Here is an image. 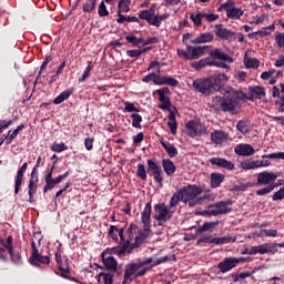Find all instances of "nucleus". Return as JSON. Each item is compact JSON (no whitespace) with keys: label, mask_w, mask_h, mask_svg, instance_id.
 <instances>
[{"label":"nucleus","mask_w":284,"mask_h":284,"mask_svg":"<svg viewBox=\"0 0 284 284\" xmlns=\"http://www.w3.org/2000/svg\"><path fill=\"white\" fill-rule=\"evenodd\" d=\"M225 83H227V75L219 73L209 78L195 79L193 81V88L195 92L210 97V94H214V92H220Z\"/></svg>","instance_id":"nucleus-1"},{"label":"nucleus","mask_w":284,"mask_h":284,"mask_svg":"<svg viewBox=\"0 0 284 284\" xmlns=\"http://www.w3.org/2000/svg\"><path fill=\"white\" fill-rule=\"evenodd\" d=\"M210 57L201 59L191 63V68L195 70H203V68L213 67V68H223L227 70L230 65L227 63H234V58L230 57L227 53L223 52L221 49H214L210 51Z\"/></svg>","instance_id":"nucleus-2"},{"label":"nucleus","mask_w":284,"mask_h":284,"mask_svg":"<svg viewBox=\"0 0 284 284\" xmlns=\"http://www.w3.org/2000/svg\"><path fill=\"white\" fill-rule=\"evenodd\" d=\"M155 93L159 97V101L161 104H159L158 108H160V110H169V121L166 123L171 134H176V130H179V122H176V114H179V110L176 109V106H173V110H170V108H172V101L170 100V94H172V92L170 91V88L165 87L162 89H159L155 91Z\"/></svg>","instance_id":"nucleus-3"},{"label":"nucleus","mask_w":284,"mask_h":284,"mask_svg":"<svg viewBox=\"0 0 284 284\" xmlns=\"http://www.w3.org/2000/svg\"><path fill=\"white\" fill-rule=\"evenodd\" d=\"M169 261H176V255L172 254L162 256L153 262V264L150 266L144 267H142L139 262H131L124 267L125 278H141V276H145L148 272H152V268L156 267V265L168 263Z\"/></svg>","instance_id":"nucleus-4"},{"label":"nucleus","mask_w":284,"mask_h":284,"mask_svg":"<svg viewBox=\"0 0 284 284\" xmlns=\"http://www.w3.org/2000/svg\"><path fill=\"white\" fill-rule=\"evenodd\" d=\"M170 14H156V4H152L149 10H142L138 12V17L128 16V23H141V21H146L149 26H153L154 28H161V23L168 19Z\"/></svg>","instance_id":"nucleus-5"},{"label":"nucleus","mask_w":284,"mask_h":284,"mask_svg":"<svg viewBox=\"0 0 284 284\" xmlns=\"http://www.w3.org/2000/svg\"><path fill=\"white\" fill-rule=\"evenodd\" d=\"M180 193L184 199V203H189V207H194L195 205L203 203V197H199L203 194V187L196 184H189L187 186H184L180 190Z\"/></svg>","instance_id":"nucleus-6"},{"label":"nucleus","mask_w":284,"mask_h":284,"mask_svg":"<svg viewBox=\"0 0 284 284\" xmlns=\"http://www.w3.org/2000/svg\"><path fill=\"white\" fill-rule=\"evenodd\" d=\"M174 211H172L165 203H158L153 207V219L158 221V225L161 227L172 220Z\"/></svg>","instance_id":"nucleus-7"},{"label":"nucleus","mask_w":284,"mask_h":284,"mask_svg":"<svg viewBox=\"0 0 284 284\" xmlns=\"http://www.w3.org/2000/svg\"><path fill=\"white\" fill-rule=\"evenodd\" d=\"M39 168H41V156H38L36 165L31 171L28 185L29 203H34V194H37L39 187Z\"/></svg>","instance_id":"nucleus-8"},{"label":"nucleus","mask_w":284,"mask_h":284,"mask_svg":"<svg viewBox=\"0 0 284 284\" xmlns=\"http://www.w3.org/2000/svg\"><path fill=\"white\" fill-rule=\"evenodd\" d=\"M62 247H63V244H59L54 253L60 276L62 278H68L69 281H74V278H72V272H70V263L68 262V257H65V261H64L65 267H63V260H62L63 248Z\"/></svg>","instance_id":"nucleus-9"},{"label":"nucleus","mask_w":284,"mask_h":284,"mask_svg":"<svg viewBox=\"0 0 284 284\" xmlns=\"http://www.w3.org/2000/svg\"><path fill=\"white\" fill-rule=\"evenodd\" d=\"M31 257L29 258V263L33 265V267H41V265H50V256L41 255L39 253V248H37V243L34 241L31 243Z\"/></svg>","instance_id":"nucleus-10"},{"label":"nucleus","mask_w":284,"mask_h":284,"mask_svg":"<svg viewBox=\"0 0 284 284\" xmlns=\"http://www.w3.org/2000/svg\"><path fill=\"white\" fill-rule=\"evenodd\" d=\"M148 163V173L150 176H153L154 182L159 187H163V169L156 163L155 160L149 159Z\"/></svg>","instance_id":"nucleus-11"},{"label":"nucleus","mask_w":284,"mask_h":284,"mask_svg":"<svg viewBox=\"0 0 284 284\" xmlns=\"http://www.w3.org/2000/svg\"><path fill=\"white\" fill-rule=\"evenodd\" d=\"M102 263L108 272H114L115 278L123 276V270L119 268V262L112 255H103L101 253Z\"/></svg>","instance_id":"nucleus-12"},{"label":"nucleus","mask_w":284,"mask_h":284,"mask_svg":"<svg viewBox=\"0 0 284 284\" xmlns=\"http://www.w3.org/2000/svg\"><path fill=\"white\" fill-rule=\"evenodd\" d=\"M150 234H152V230H149V229L138 230V234L134 239V242L130 245L128 254H132L134 250H136L138 247H141L142 244L145 243Z\"/></svg>","instance_id":"nucleus-13"},{"label":"nucleus","mask_w":284,"mask_h":284,"mask_svg":"<svg viewBox=\"0 0 284 284\" xmlns=\"http://www.w3.org/2000/svg\"><path fill=\"white\" fill-rule=\"evenodd\" d=\"M141 223L144 230H152V203L148 202L141 213Z\"/></svg>","instance_id":"nucleus-14"},{"label":"nucleus","mask_w":284,"mask_h":284,"mask_svg":"<svg viewBox=\"0 0 284 284\" xmlns=\"http://www.w3.org/2000/svg\"><path fill=\"white\" fill-rule=\"evenodd\" d=\"M276 179H278V175H276V173L264 171L257 174V182L255 183V185L257 187H260V185H270V183H274Z\"/></svg>","instance_id":"nucleus-15"},{"label":"nucleus","mask_w":284,"mask_h":284,"mask_svg":"<svg viewBox=\"0 0 284 284\" xmlns=\"http://www.w3.org/2000/svg\"><path fill=\"white\" fill-rule=\"evenodd\" d=\"M114 232H118L119 235H116V233ZM124 232H125V227L119 229L116 227V225H111L108 232V236H110L112 241H115V243H119V236H120V245H125V242L128 240H125Z\"/></svg>","instance_id":"nucleus-16"},{"label":"nucleus","mask_w":284,"mask_h":284,"mask_svg":"<svg viewBox=\"0 0 284 284\" xmlns=\"http://www.w3.org/2000/svg\"><path fill=\"white\" fill-rule=\"evenodd\" d=\"M215 30L216 37L223 39L224 41H234V39H236V33H234L231 30H227V28H224L223 24H216Z\"/></svg>","instance_id":"nucleus-17"},{"label":"nucleus","mask_w":284,"mask_h":284,"mask_svg":"<svg viewBox=\"0 0 284 284\" xmlns=\"http://www.w3.org/2000/svg\"><path fill=\"white\" fill-rule=\"evenodd\" d=\"M130 250V246H126L125 244H120L114 247H108L102 252V256H112V254H115V256H123V254H128Z\"/></svg>","instance_id":"nucleus-18"},{"label":"nucleus","mask_w":284,"mask_h":284,"mask_svg":"<svg viewBox=\"0 0 284 284\" xmlns=\"http://www.w3.org/2000/svg\"><path fill=\"white\" fill-rule=\"evenodd\" d=\"M209 49H210V45H202V47L201 45H197V47L187 45V50L191 55V61L201 59V57H203V54L207 53Z\"/></svg>","instance_id":"nucleus-19"},{"label":"nucleus","mask_w":284,"mask_h":284,"mask_svg":"<svg viewBox=\"0 0 284 284\" xmlns=\"http://www.w3.org/2000/svg\"><path fill=\"white\" fill-rule=\"evenodd\" d=\"M26 170H28L27 162H24L17 172L14 180V194H19V192H21V185H23V175L26 174Z\"/></svg>","instance_id":"nucleus-20"},{"label":"nucleus","mask_w":284,"mask_h":284,"mask_svg":"<svg viewBox=\"0 0 284 284\" xmlns=\"http://www.w3.org/2000/svg\"><path fill=\"white\" fill-rule=\"evenodd\" d=\"M229 205H232V201L216 202L217 211H211V216H219L221 214H230V212H232V207H230Z\"/></svg>","instance_id":"nucleus-21"},{"label":"nucleus","mask_w":284,"mask_h":284,"mask_svg":"<svg viewBox=\"0 0 284 284\" xmlns=\"http://www.w3.org/2000/svg\"><path fill=\"white\" fill-rule=\"evenodd\" d=\"M209 161L211 165H216V168H223L224 170H229V172H232V170H234V163L227 161L226 159L211 158Z\"/></svg>","instance_id":"nucleus-22"},{"label":"nucleus","mask_w":284,"mask_h":284,"mask_svg":"<svg viewBox=\"0 0 284 284\" xmlns=\"http://www.w3.org/2000/svg\"><path fill=\"white\" fill-rule=\"evenodd\" d=\"M222 112H234L236 110V100L231 97H225L220 102Z\"/></svg>","instance_id":"nucleus-23"},{"label":"nucleus","mask_w":284,"mask_h":284,"mask_svg":"<svg viewBox=\"0 0 284 284\" xmlns=\"http://www.w3.org/2000/svg\"><path fill=\"white\" fill-rule=\"evenodd\" d=\"M234 267H236L234 257H226L224 261L217 264V268L220 272H222V274H227V272H231V270H234Z\"/></svg>","instance_id":"nucleus-24"},{"label":"nucleus","mask_w":284,"mask_h":284,"mask_svg":"<svg viewBox=\"0 0 284 284\" xmlns=\"http://www.w3.org/2000/svg\"><path fill=\"white\" fill-rule=\"evenodd\" d=\"M155 85H170V88L179 87V80L170 77V75H161L155 81Z\"/></svg>","instance_id":"nucleus-25"},{"label":"nucleus","mask_w":284,"mask_h":284,"mask_svg":"<svg viewBox=\"0 0 284 284\" xmlns=\"http://www.w3.org/2000/svg\"><path fill=\"white\" fill-rule=\"evenodd\" d=\"M234 152L239 156H253L255 153L254 149L250 144H237L234 148Z\"/></svg>","instance_id":"nucleus-26"},{"label":"nucleus","mask_w":284,"mask_h":284,"mask_svg":"<svg viewBox=\"0 0 284 284\" xmlns=\"http://www.w3.org/2000/svg\"><path fill=\"white\" fill-rule=\"evenodd\" d=\"M272 97L273 99H280L275 101V105H278V112H284V95H281V89L278 87L274 85L272 88Z\"/></svg>","instance_id":"nucleus-27"},{"label":"nucleus","mask_w":284,"mask_h":284,"mask_svg":"<svg viewBox=\"0 0 284 284\" xmlns=\"http://www.w3.org/2000/svg\"><path fill=\"white\" fill-rule=\"evenodd\" d=\"M139 232V225L131 223L129 227L126 229V242H124V245L130 248L132 245V241H134V235Z\"/></svg>","instance_id":"nucleus-28"},{"label":"nucleus","mask_w":284,"mask_h":284,"mask_svg":"<svg viewBox=\"0 0 284 284\" xmlns=\"http://www.w3.org/2000/svg\"><path fill=\"white\" fill-rule=\"evenodd\" d=\"M162 168L166 176H172L176 172V165L170 159H162Z\"/></svg>","instance_id":"nucleus-29"},{"label":"nucleus","mask_w":284,"mask_h":284,"mask_svg":"<svg viewBox=\"0 0 284 284\" xmlns=\"http://www.w3.org/2000/svg\"><path fill=\"white\" fill-rule=\"evenodd\" d=\"M227 140V133H225L224 131H214L213 133H211V141L215 144V145H221V143H223V141Z\"/></svg>","instance_id":"nucleus-30"},{"label":"nucleus","mask_w":284,"mask_h":284,"mask_svg":"<svg viewBox=\"0 0 284 284\" xmlns=\"http://www.w3.org/2000/svg\"><path fill=\"white\" fill-rule=\"evenodd\" d=\"M162 148L165 150L170 159H174V156L179 155V149L174 146V144H170V142L160 141Z\"/></svg>","instance_id":"nucleus-31"},{"label":"nucleus","mask_w":284,"mask_h":284,"mask_svg":"<svg viewBox=\"0 0 284 284\" xmlns=\"http://www.w3.org/2000/svg\"><path fill=\"white\" fill-rule=\"evenodd\" d=\"M72 92H74L73 89H68L62 91L57 98H54L53 100L54 105H61L63 101H68L70 97H72Z\"/></svg>","instance_id":"nucleus-32"},{"label":"nucleus","mask_w":284,"mask_h":284,"mask_svg":"<svg viewBox=\"0 0 284 284\" xmlns=\"http://www.w3.org/2000/svg\"><path fill=\"white\" fill-rule=\"evenodd\" d=\"M236 237L223 236V237H212L210 243L211 245H225L227 243H235Z\"/></svg>","instance_id":"nucleus-33"},{"label":"nucleus","mask_w":284,"mask_h":284,"mask_svg":"<svg viewBox=\"0 0 284 284\" xmlns=\"http://www.w3.org/2000/svg\"><path fill=\"white\" fill-rule=\"evenodd\" d=\"M100 276H103V283L104 284H113L114 281H121V276L116 277L115 272H100Z\"/></svg>","instance_id":"nucleus-34"},{"label":"nucleus","mask_w":284,"mask_h":284,"mask_svg":"<svg viewBox=\"0 0 284 284\" xmlns=\"http://www.w3.org/2000/svg\"><path fill=\"white\" fill-rule=\"evenodd\" d=\"M225 181V175L221 173H212L211 174V187L216 190V187H221V183Z\"/></svg>","instance_id":"nucleus-35"},{"label":"nucleus","mask_w":284,"mask_h":284,"mask_svg":"<svg viewBox=\"0 0 284 284\" xmlns=\"http://www.w3.org/2000/svg\"><path fill=\"white\" fill-rule=\"evenodd\" d=\"M181 201H184L183 193H181V191H178L172 195L168 207L171 209V211L175 212L174 209L179 205V203H181Z\"/></svg>","instance_id":"nucleus-36"},{"label":"nucleus","mask_w":284,"mask_h":284,"mask_svg":"<svg viewBox=\"0 0 284 284\" xmlns=\"http://www.w3.org/2000/svg\"><path fill=\"white\" fill-rule=\"evenodd\" d=\"M248 92L251 94H254L255 99H265L266 93H265V88L261 85H255V87H248Z\"/></svg>","instance_id":"nucleus-37"},{"label":"nucleus","mask_w":284,"mask_h":284,"mask_svg":"<svg viewBox=\"0 0 284 284\" xmlns=\"http://www.w3.org/2000/svg\"><path fill=\"white\" fill-rule=\"evenodd\" d=\"M212 41H214V34L206 32L192 40V43H212Z\"/></svg>","instance_id":"nucleus-38"},{"label":"nucleus","mask_w":284,"mask_h":284,"mask_svg":"<svg viewBox=\"0 0 284 284\" xmlns=\"http://www.w3.org/2000/svg\"><path fill=\"white\" fill-rule=\"evenodd\" d=\"M243 14H245V11L234 6L231 10H229V12L226 13V17L229 19H241Z\"/></svg>","instance_id":"nucleus-39"},{"label":"nucleus","mask_w":284,"mask_h":284,"mask_svg":"<svg viewBox=\"0 0 284 284\" xmlns=\"http://www.w3.org/2000/svg\"><path fill=\"white\" fill-rule=\"evenodd\" d=\"M216 225H219V222H205L202 226L196 229V234H203V232H212Z\"/></svg>","instance_id":"nucleus-40"},{"label":"nucleus","mask_w":284,"mask_h":284,"mask_svg":"<svg viewBox=\"0 0 284 284\" xmlns=\"http://www.w3.org/2000/svg\"><path fill=\"white\" fill-rule=\"evenodd\" d=\"M236 130L241 132V134H250V121L240 120L236 124Z\"/></svg>","instance_id":"nucleus-41"},{"label":"nucleus","mask_w":284,"mask_h":284,"mask_svg":"<svg viewBox=\"0 0 284 284\" xmlns=\"http://www.w3.org/2000/svg\"><path fill=\"white\" fill-rule=\"evenodd\" d=\"M185 128H186V130H187V135H189L191 139H195V136H196V121H194V120L189 121V122L185 124Z\"/></svg>","instance_id":"nucleus-42"},{"label":"nucleus","mask_w":284,"mask_h":284,"mask_svg":"<svg viewBox=\"0 0 284 284\" xmlns=\"http://www.w3.org/2000/svg\"><path fill=\"white\" fill-rule=\"evenodd\" d=\"M82 10L88 14H90V12H94L97 10V0H87L82 7Z\"/></svg>","instance_id":"nucleus-43"},{"label":"nucleus","mask_w":284,"mask_h":284,"mask_svg":"<svg viewBox=\"0 0 284 284\" xmlns=\"http://www.w3.org/2000/svg\"><path fill=\"white\" fill-rule=\"evenodd\" d=\"M125 40L128 41V43H131L133 48H139V45L143 43V38H136V36L134 34L126 36Z\"/></svg>","instance_id":"nucleus-44"},{"label":"nucleus","mask_w":284,"mask_h":284,"mask_svg":"<svg viewBox=\"0 0 284 284\" xmlns=\"http://www.w3.org/2000/svg\"><path fill=\"white\" fill-rule=\"evenodd\" d=\"M132 119V128H135L136 130H141V123H143V116L139 113H132L131 114Z\"/></svg>","instance_id":"nucleus-45"},{"label":"nucleus","mask_w":284,"mask_h":284,"mask_svg":"<svg viewBox=\"0 0 284 284\" xmlns=\"http://www.w3.org/2000/svg\"><path fill=\"white\" fill-rule=\"evenodd\" d=\"M266 245V254H276L280 247H284V243H265Z\"/></svg>","instance_id":"nucleus-46"},{"label":"nucleus","mask_w":284,"mask_h":284,"mask_svg":"<svg viewBox=\"0 0 284 284\" xmlns=\"http://www.w3.org/2000/svg\"><path fill=\"white\" fill-rule=\"evenodd\" d=\"M130 3H132V0H120L118 4V12H130Z\"/></svg>","instance_id":"nucleus-47"},{"label":"nucleus","mask_w":284,"mask_h":284,"mask_svg":"<svg viewBox=\"0 0 284 284\" xmlns=\"http://www.w3.org/2000/svg\"><path fill=\"white\" fill-rule=\"evenodd\" d=\"M250 187H253V184L247 182V183H241L239 185H234L231 189V192L236 193V192H246V190H250Z\"/></svg>","instance_id":"nucleus-48"},{"label":"nucleus","mask_w":284,"mask_h":284,"mask_svg":"<svg viewBox=\"0 0 284 284\" xmlns=\"http://www.w3.org/2000/svg\"><path fill=\"white\" fill-rule=\"evenodd\" d=\"M92 70H94V64H92V61L88 62L87 68L84 69L82 77L79 78V83H83L85 81V79H88V77H90V72H92Z\"/></svg>","instance_id":"nucleus-49"},{"label":"nucleus","mask_w":284,"mask_h":284,"mask_svg":"<svg viewBox=\"0 0 284 284\" xmlns=\"http://www.w3.org/2000/svg\"><path fill=\"white\" fill-rule=\"evenodd\" d=\"M234 6H236V2H234V0H226V2L222 3L219 9L217 12H223V10L226 12H229V10H231Z\"/></svg>","instance_id":"nucleus-50"},{"label":"nucleus","mask_w":284,"mask_h":284,"mask_svg":"<svg viewBox=\"0 0 284 284\" xmlns=\"http://www.w3.org/2000/svg\"><path fill=\"white\" fill-rule=\"evenodd\" d=\"M45 185L43 186V194L45 192H50V190H54L57 187V182L54 181V178L44 180Z\"/></svg>","instance_id":"nucleus-51"},{"label":"nucleus","mask_w":284,"mask_h":284,"mask_svg":"<svg viewBox=\"0 0 284 284\" xmlns=\"http://www.w3.org/2000/svg\"><path fill=\"white\" fill-rule=\"evenodd\" d=\"M276 187V184H270L266 187L263 189H258L257 191H255V194L257 196H265V194H270V192H273V190Z\"/></svg>","instance_id":"nucleus-52"},{"label":"nucleus","mask_w":284,"mask_h":284,"mask_svg":"<svg viewBox=\"0 0 284 284\" xmlns=\"http://www.w3.org/2000/svg\"><path fill=\"white\" fill-rule=\"evenodd\" d=\"M13 241L14 239L12 237V235H9L7 237V241L2 244V247H4L9 252V254H12V251L14 250V246L12 245Z\"/></svg>","instance_id":"nucleus-53"},{"label":"nucleus","mask_w":284,"mask_h":284,"mask_svg":"<svg viewBox=\"0 0 284 284\" xmlns=\"http://www.w3.org/2000/svg\"><path fill=\"white\" fill-rule=\"evenodd\" d=\"M65 150H68V145H65V143L61 142V143H57L54 142L51 146V151L52 152H65Z\"/></svg>","instance_id":"nucleus-54"},{"label":"nucleus","mask_w":284,"mask_h":284,"mask_svg":"<svg viewBox=\"0 0 284 284\" xmlns=\"http://www.w3.org/2000/svg\"><path fill=\"white\" fill-rule=\"evenodd\" d=\"M136 176H139V179H141L142 181H145L148 179V172H145V165L138 164Z\"/></svg>","instance_id":"nucleus-55"},{"label":"nucleus","mask_w":284,"mask_h":284,"mask_svg":"<svg viewBox=\"0 0 284 284\" xmlns=\"http://www.w3.org/2000/svg\"><path fill=\"white\" fill-rule=\"evenodd\" d=\"M245 65L246 68H253V70H256L258 69V65H261V61H258L256 58H250L246 60Z\"/></svg>","instance_id":"nucleus-56"},{"label":"nucleus","mask_w":284,"mask_h":284,"mask_svg":"<svg viewBox=\"0 0 284 284\" xmlns=\"http://www.w3.org/2000/svg\"><path fill=\"white\" fill-rule=\"evenodd\" d=\"M50 61H52V55H47L40 67V71L38 73L37 80L39 81V77H41V73L43 72V70H45L48 68V63H50Z\"/></svg>","instance_id":"nucleus-57"},{"label":"nucleus","mask_w":284,"mask_h":284,"mask_svg":"<svg viewBox=\"0 0 284 284\" xmlns=\"http://www.w3.org/2000/svg\"><path fill=\"white\" fill-rule=\"evenodd\" d=\"M98 14L99 17H109L110 11H108V8L105 7V2L102 1L98 8Z\"/></svg>","instance_id":"nucleus-58"},{"label":"nucleus","mask_w":284,"mask_h":284,"mask_svg":"<svg viewBox=\"0 0 284 284\" xmlns=\"http://www.w3.org/2000/svg\"><path fill=\"white\" fill-rule=\"evenodd\" d=\"M156 79H159V74L152 72L145 75L142 81L143 83H150V81H153V83L156 85Z\"/></svg>","instance_id":"nucleus-59"},{"label":"nucleus","mask_w":284,"mask_h":284,"mask_svg":"<svg viewBox=\"0 0 284 284\" xmlns=\"http://www.w3.org/2000/svg\"><path fill=\"white\" fill-rule=\"evenodd\" d=\"M284 199V185L272 195V201H283Z\"/></svg>","instance_id":"nucleus-60"},{"label":"nucleus","mask_w":284,"mask_h":284,"mask_svg":"<svg viewBox=\"0 0 284 284\" xmlns=\"http://www.w3.org/2000/svg\"><path fill=\"white\" fill-rule=\"evenodd\" d=\"M124 112H139V108L134 106L132 102H124Z\"/></svg>","instance_id":"nucleus-61"},{"label":"nucleus","mask_w":284,"mask_h":284,"mask_svg":"<svg viewBox=\"0 0 284 284\" xmlns=\"http://www.w3.org/2000/svg\"><path fill=\"white\" fill-rule=\"evenodd\" d=\"M11 256V261L12 263H14L16 265H19L21 263V253H14V250L11 251V253H9Z\"/></svg>","instance_id":"nucleus-62"},{"label":"nucleus","mask_w":284,"mask_h":284,"mask_svg":"<svg viewBox=\"0 0 284 284\" xmlns=\"http://www.w3.org/2000/svg\"><path fill=\"white\" fill-rule=\"evenodd\" d=\"M262 159H282L284 161V152L270 153L262 155Z\"/></svg>","instance_id":"nucleus-63"},{"label":"nucleus","mask_w":284,"mask_h":284,"mask_svg":"<svg viewBox=\"0 0 284 284\" xmlns=\"http://www.w3.org/2000/svg\"><path fill=\"white\" fill-rule=\"evenodd\" d=\"M275 43H277L278 48H284V33H277L275 36Z\"/></svg>","instance_id":"nucleus-64"}]
</instances>
